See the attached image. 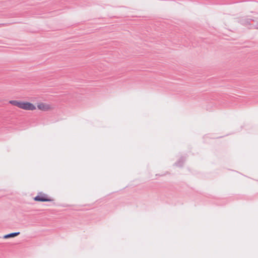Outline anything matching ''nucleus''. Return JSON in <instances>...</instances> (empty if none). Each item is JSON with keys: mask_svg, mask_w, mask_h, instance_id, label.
Instances as JSON below:
<instances>
[{"mask_svg": "<svg viewBox=\"0 0 258 258\" xmlns=\"http://www.w3.org/2000/svg\"><path fill=\"white\" fill-rule=\"evenodd\" d=\"M9 102L12 105L17 106L20 108V106H21V103H22L21 101H18L17 100H11V101H10Z\"/></svg>", "mask_w": 258, "mask_h": 258, "instance_id": "nucleus-6", "label": "nucleus"}, {"mask_svg": "<svg viewBox=\"0 0 258 258\" xmlns=\"http://www.w3.org/2000/svg\"><path fill=\"white\" fill-rule=\"evenodd\" d=\"M257 22H258V17L256 18V20H255ZM253 26L255 27V28L258 29V25H254Z\"/></svg>", "mask_w": 258, "mask_h": 258, "instance_id": "nucleus-7", "label": "nucleus"}, {"mask_svg": "<svg viewBox=\"0 0 258 258\" xmlns=\"http://www.w3.org/2000/svg\"><path fill=\"white\" fill-rule=\"evenodd\" d=\"M37 107L39 109L43 111H46L49 109V105L43 103L39 104L37 106Z\"/></svg>", "mask_w": 258, "mask_h": 258, "instance_id": "nucleus-3", "label": "nucleus"}, {"mask_svg": "<svg viewBox=\"0 0 258 258\" xmlns=\"http://www.w3.org/2000/svg\"><path fill=\"white\" fill-rule=\"evenodd\" d=\"M185 160V158L183 157H182L176 162H175V164L177 166L181 167L183 165Z\"/></svg>", "mask_w": 258, "mask_h": 258, "instance_id": "nucleus-5", "label": "nucleus"}, {"mask_svg": "<svg viewBox=\"0 0 258 258\" xmlns=\"http://www.w3.org/2000/svg\"><path fill=\"white\" fill-rule=\"evenodd\" d=\"M7 24H3L2 25H6Z\"/></svg>", "mask_w": 258, "mask_h": 258, "instance_id": "nucleus-10", "label": "nucleus"}, {"mask_svg": "<svg viewBox=\"0 0 258 258\" xmlns=\"http://www.w3.org/2000/svg\"><path fill=\"white\" fill-rule=\"evenodd\" d=\"M20 232H19L11 233L5 235L3 236V238L7 239V238H11V237H14L15 236L19 235L20 234Z\"/></svg>", "mask_w": 258, "mask_h": 258, "instance_id": "nucleus-4", "label": "nucleus"}, {"mask_svg": "<svg viewBox=\"0 0 258 258\" xmlns=\"http://www.w3.org/2000/svg\"><path fill=\"white\" fill-rule=\"evenodd\" d=\"M34 201L37 202H51L52 199L48 197L47 195L42 192H39L38 195L34 198Z\"/></svg>", "mask_w": 258, "mask_h": 258, "instance_id": "nucleus-1", "label": "nucleus"}, {"mask_svg": "<svg viewBox=\"0 0 258 258\" xmlns=\"http://www.w3.org/2000/svg\"><path fill=\"white\" fill-rule=\"evenodd\" d=\"M246 23H247V24H249V20H247V21H246Z\"/></svg>", "mask_w": 258, "mask_h": 258, "instance_id": "nucleus-9", "label": "nucleus"}, {"mask_svg": "<svg viewBox=\"0 0 258 258\" xmlns=\"http://www.w3.org/2000/svg\"><path fill=\"white\" fill-rule=\"evenodd\" d=\"M20 108L26 110H33L36 109L35 105L28 102H22Z\"/></svg>", "mask_w": 258, "mask_h": 258, "instance_id": "nucleus-2", "label": "nucleus"}, {"mask_svg": "<svg viewBox=\"0 0 258 258\" xmlns=\"http://www.w3.org/2000/svg\"><path fill=\"white\" fill-rule=\"evenodd\" d=\"M16 22H10L9 23H8V24H13V23H15Z\"/></svg>", "mask_w": 258, "mask_h": 258, "instance_id": "nucleus-8", "label": "nucleus"}]
</instances>
